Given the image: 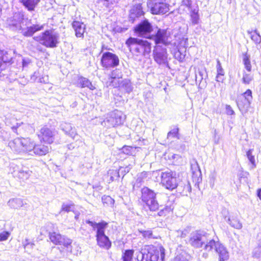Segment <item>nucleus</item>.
<instances>
[{
	"label": "nucleus",
	"mask_w": 261,
	"mask_h": 261,
	"mask_svg": "<svg viewBox=\"0 0 261 261\" xmlns=\"http://www.w3.org/2000/svg\"><path fill=\"white\" fill-rule=\"evenodd\" d=\"M208 234L201 230L192 232L190 237L189 243L195 248H201L204 245L206 251L214 250L218 254L219 261H225L229 258V253L226 248L219 241L213 239L208 240Z\"/></svg>",
	"instance_id": "obj_1"
},
{
	"label": "nucleus",
	"mask_w": 261,
	"mask_h": 261,
	"mask_svg": "<svg viewBox=\"0 0 261 261\" xmlns=\"http://www.w3.org/2000/svg\"><path fill=\"white\" fill-rule=\"evenodd\" d=\"M23 15L20 13H15L13 16L9 17L7 20V23L10 29L16 31H20L22 35L27 37L32 36L35 32L43 29V25L39 24H33L23 28Z\"/></svg>",
	"instance_id": "obj_2"
},
{
	"label": "nucleus",
	"mask_w": 261,
	"mask_h": 261,
	"mask_svg": "<svg viewBox=\"0 0 261 261\" xmlns=\"http://www.w3.org/2000/svg\"><path fill=\"white\" fill-rule=\"evenodd\" d=\"M165 249L162 246H147L137 254L138 261H158L160 257L162 261L165 258Z\"/></svg>",
	"instance_id": "obj_3"
},
{
	"label": "nucleus",
	"mask_w": 261,
	"mask_h": 261,
	"mask_svg": "<svg viewBox=\"0 0 261 261\" xmlns=\"http://www.w3.org/2000/svg\"><path fill=\"white\" fill-rule=\"evenodd\" d=\"M8 145L15 153H29L32 154V151L35 146V141L30 138H16L10 141Z\"/></svg>",
	"instance_id": "obj_4"
},
{
	"label": "nucleus",
	"mask_w": 261,
	"mask_h": 261,
	"mask_svg": "<svg viewBox=\"0 0 261 261\" xmlns=\"http://www.w3.org/2000/svg\"><path fill=\"white\" fill-rule=\"evenodd\" d=\"M130 51L136 56L145 55L150 52L151 46L147 40L130 37L126 41Z\"/></svg>",
	"instance_id": "obj_5"
},
{
	"label": "nucleus",
	"mask_w": 261,
	"mask_h": 261,
	"mask_svg": "<svg viewBox=\"0 0 261 261\" xmlns=\"http://www.w3.org/2000/svg\"><path fill=\"white\" fill-rule=\"evenodd\" d=\"M59 34L51 30H46L41 35L35 36L33 39L43 45L49 48H54L59 43Z\"/></svg>",
	"instance_id": "obj_6"
},
{
	"label": "nucleus",
	"mask_w": 261,
	"mask_h": 261,
	"mask_svg": "<svg viewBox=\"0 0 261 261\" xmlns=\"http://www.w3.org/2000/svg\"><path fill=\"white\" fill-rule=\"evenodd\" d=\"M142 200L150 211L158 210L159 203L156 200V194L150 189L144 187L142 189Z\"/></svg>",
	"instance_id": "obj_7"
},
{
	"label": "nucleus",
	"mask_w": 261,
	"mask_h": 261,
	"mask_svg": "<svg viewBox=\"0 0 261 261\" xmlns=\"http://www.w3.org/2000/svg\"><path fill=\"white\" fill-rule=\"evenodd\" d=\"M161 177V183L166 189L172 191L178 186V182L175 171L167 170L162 172Z\"/></svg>",
	"instance_id": "obj_8"
},
{
	"label": "nucleus",
	"mask_w": 261,
	"mask_h": 261,
	"mask_svg": "<svg viewBox=\"0 0 261 261\" xmlns=\"http://www.w3.org/2000/svg\"><path fill=\"white\" fill-rule=\"evenodd\" d=\"M125 118L123 113L119 110H115L107 114L103 123L108 127H115L122 124Z\"/></svg>",
	"instance_id": "obj_9"
},
{
	"label": "nucleus",
	"mask_w": 261,
	"mask_h": 261,
	"mask_svg": "<svg viewBox=\"0 0 261 261\" xmlns=\"http://www.w3.org/2000/svg\"><path fill=\"white\" fill-rule=\"evenodd\" d=\"M147 6L153 14H163L169 10V5L165 0H148Z\"/></svg>",
	"instance_id": "obj_10"
},
{
	"label": "nucleus",
	"mask_w": 261,
	"mask_h": 261,
	"mask_svg": "<svg viewBox=\"0 0 261 261\" xmlns=\"http://www.w3.org/2000/svg\"><path fill=\"white\" fill-rule=\"evenodd\" d=\"M153 59L159 65L168 64V54L167 49L162 45H155L153 50Z\"/></svg>",
	"instance_id": "obj_11"
},
{
	"label": "nucleus",
	"mask_w": 261,
	"mask_h": 261,
	"mask_svg": "<svg viewBox=\"0 0 261 261\" xmlns=\"http://www.w3.org/2000/svg\"><path fill=\"white\" fill-rule=\"evenodd\" d=\"M102 66L106 68H114L119 64V59L117 55L110 52L104 53L101 58Z\"/></svg>",
	"instance_id": "obj_12"
},
{
	"label": "nucleus",
	"mask_w": 261,
	"mask_h": 261,
	"mask_svg": "<svg viewBox=\"0 0 261 261\" xmlns=\"http://www.w3.org/2000/svg\"><path fill=\"white\" fill-rule=\"evenodd\" d=\"M153 28L151 23L145 19L139 23L134 29L135 32L139 36L148 38Z\"/></svg>",
	"instance_id": "obj_13"
},
{
	"label": "nucleus",
	"mask_w": 261,
	"mask_h": 261,
	"mask_svg": "<svg viewBox=\"0 0 261 261\" xmlns=\"http://www.w3.org/2000/svg\"><path fill=\"white\" fill-rule=\"evenodd\" d=\"M252 100V91L248 89L239 97L236 101L239 110L241 111L247 110L250 107Z\"/></svg>",
	"instance_id": "obj_14"
},
{
	"label": "nucleus",
	"mask_w": 261,
	"mask_h": 261,
	"mask_svg": "<svg viewBox=\"0 0 261 261\" xmlns=\"http://www.w3.org/2000/svg\"><path fill=\"white\" fill-rule=\"evenodd\" d=\"M10 170L14 176H16L23 180L28 179L32 173V171L29 170L28 168H20L13 163L11 164Z\"/></svg>",
	"instance_id": "obj_15"
},
{
	"label": "nucleus",
	"mask_w": 261,
	"mask_h": 261,
	"mask_svg": "<svg viewBox=\"0 0 261 261\" xmlns=\"http://www.w3.org/2000/svg\"><path fill=\"white\" fill-rule=\"evenodd\" d=\"M152 38L156 45L162 44V45L166 46L169 44L166 30L158 29L155 34L152 36Z\"/></svg>",
	"instance_id": "obj_16"
},
{
	"label": "nucleus",
	"mask_w": 261,
	"mask_h": 261,
	"mask_svg": "<svg viewBox=\"0 0 261 261\" xmlns=\"http://www.w3.org/2000/svg\"><path fill=\"white\" fill-rule=\"evenodd\" d=\"M38 136L41 141L42 140L48 144L53 143L55 139V132L46 126H44L41 128Z\"/></svg>",
	"instance_id": "obj_17"
},
{
	"label": "nucleus",
	"mask_w": 261,
	"mask_h": 261,
	"mask_svg": "<svg viewBox=\"0 0 261 261\" xmlns=\"http://www.w3.org/2000/svg\"><path fill=\"white\" fill-rule=\"evenodd\" d=\"M144 14L142 10V5L140 3H138L134 5L130 10L129 13V21L133 22L135 18L139 17Z\"/></svg>",
	"instance_id": "obj_18"
},
{
	"label": "nucleus",
	"mask_w": 261,
	"mask_h": 261,
	"mask_svg": "<svg viewBox=\"0 0 261 261\" xmlns=\"http://www.w3.org/2000/svg\"><path fill=\"white\" fill-rule=\"evenodd\" d=\"M5 123L7 126H9L14 132L17 134H18L17 133V128L23 124L22 122H18L15 115L12 114L7 115L5 119Z\"/></svg>",
	"instance_id": "obj_19"
},
{
	"label": "nucleus",
	"mask_w": 261,
	"mask_h": 261,
	"mask_svg": "<svg viewBox=\"0 0 261 261\" xmlns=\"http://www.w3.org/2000/svg\"><path fill=\"white\" fill-rule=\"evenodd\" d=\"M176 191L183 195H188L191 192V186L187 180H181L178 182V186L176 187Z\"/></svg>",
	"instance_id": "obj_20"
},
{
	"label": "nucleus",
	"mask_w": 261,
	"mask_h": 261,
	"mask_svg": "<svg viewBox=\"0 0 261 261\" xmlns=\"http://www.w3.org/2000/svg\"><path fill=\"white\" fill-rule=\"evenodd\" d=\"M60 128L66 135L73 139H74L75 137L77 135L75 128L72 127L70 123L63 122L61 123Z\"/></svg>",
	"instance_id": "obj_21"
},
{
	"label": "nucleus",
	"mask_w": 261,
	"mask_h": 261,
	"mask_svg": "<svg viewBox=\"0 0 261 261\" xmlns=\"http://www.w3.org/2000/svg\"><path fill=\"white\" fill-rule=\"evenodd\" d=\"M50 147L48 145H45L42 144H36L35 143V146L32 151V154H36L38 155H43L46 154L49 152Z\"/></svg>",
	"instance_id": "obj_22"
},
{
	"label": "nucleus",
	"mask_w": 261,
	"mask_h": 261,
	"mask_svg": "<svg viewBox=\"0 0 261 261\" xmlns=\"http://www.w3.org/2000/svg\"><path fill=\"white\" fill-rule=\"evenodd\" d=\"M76 84L77 87L80 88L87 87L91 90H93L95 89V87L88 79L83 76L79 77Z\"/></svg>",
	"instance_id": "obj_23"
},
{
	"label": "nucleus",
	"mask_w": 261,
	"mask_h": 261,
	"mask_svg": "<svg viewBox=\"0 0 261 261\" xmlns=\"http://www.w3.org/2000/svg\"><path fill=\"white\" fill-rule=\"evenodd\" d=\"M96 238L98 245L106 249H109L111 246V242L109 238L106 235H102Z\"/></svg>",
	"instance_id": "obj_24"
},
{
	"label": "nucleus",
	"mask_w": 261,
	"mask_h": 261,
	"mask_svg": "<svg viewBox=\"0 0 261 261\" xmlns=\"http://www.w3.org/2000/svg\"><path fill=\"white\" fill-rule=\"evenodd\" d=\"M72 27L75 31V35L77 37H83L85 29V25L83 23L77 21H74L72 24Z\"/></svg>",
	"instance_id": "obj_25"
},
{
	"label": "nucleus",
	"mask_w": 261,
	"mask_h": 261,
	"mask_svg": "<svg viewBox=\"0 0 261 261\" xmlns=\"http://www.w3.org/2000/svg\"><path fill=\"white\" fill-rule=\"evenodd\" d=\"M8 205L12 208H18L23 207L25 208L28 207V205L26 203H24L23 200L20 198H15L9 200L8 202Z\"/></svg>",
	"instance_id": "obj_26"
},
{
	"label": "nucleus",
	"mask_w": 261,
	"mask_h": 261,
	"mask_svg": "<svg viewBox=\"0 0 261 261\" xmlns=\"http://www.w3.org/2000/svg\"><path fill=\"white\" fill-rule=\"evenodd\" d=\"M20 2L29 11L35 10L40 0H20Z\"/></svg>",
	"instance_id": "obj_27"
},
{
	"label": "nucleus",
	"mask_w": 261,
	"mask_h": 261,
	"mask_svg": "<svg viewBox=\"0 0 261 261\" xmlns=\"http://www.w3.org/2000/svg\"><path fill=\"white\" fill-rule=\"evenodd\" d=\"M225 221L232 227L240 229L242 228V224L236 217L231 216V217H224Z\"/></svg>",
	"instance_id": "obj_28"
},
{
	"label": "nucleus",
	"mask_w": 261,
	"mask_h": 261,
	"mask_svg": "<svg viewBox=\"0 0 261 261\" xmlns=\"http://www.w3.org/2000/svg\"><path fill=\"white\" fill-rule=\"evenodd\" d=\"M217 76L216 77V80L218 82H223L224 80V74L225 72L223 68L222 67L220 61L217 59Z\"/></svg>",
	"instance_id": "obj_29"
},
{
	"label": "nucleus",
	"mask_w": 261,
	"mask_h": 261,
	"mask_svg": "<svg viewBox=\"0 0 261 261\" xmlns=\"http://www.w3.org/2000/svg\"><path fill=\"white\" fill-rule=\"evenodd\" d=\"M112 75H114L113 72H112ZM121 82L119 78L111 76L109 77L106 84L107 87L117 88L120 86Z\"/></svg>",
	"instance_id": "obj_30"
},
{
	"label": "nucleus",
	"mask_w": 261,
	"mask_h": 261,
	"mask_svg": "<svg viewBox=\"0 0 261 261\" xmlns=\"http://www.w3.org/2000/svg\"><path fill=\"white\" fill-rule=\"evenodd\" d=\"M108 223L104 221L97 223L95 226V229H96V237L105 234V229L108 226Z\"/></svg>",
	"instance_id": "obj_31"
},
{
	"label": "nucleus",
	"mask_w": 261,
	"mask_h": 261,
	"mask_svg": "<svg viewBox=\"0 0 261 261\" xmlns=\"http://www.w3.org/2000/svg\"><path fill=\"white\" fill-rule=\"evenodd\" d=\"M247 33L250 36L251 40L256 44H259L261 42V36L256 29L253 31L248 30Z\"/></svg>",
	"instance_id": "obj_32"
},
{
	"label": "nucleus",
	"mask_w": 261,
	"mask_h": 261,
	"mask_svg": "<svg viewBox=\"0 0 261 261\" xmlns=\"http://www.w3.org/2000/svg\"><path fill=\"white\" fill-rule=\"evenodd\" d=\"M62 236L56 232H49V237L51 242L56 245H59L62 242Z\"/></svg>",
	"instance_id": "obj_33"
},
{
	"label": "nucleus",
	"mask_w": 261,
	"mask_h": 261,
	"mask_svg": "<svg viewBox=\"0 0 261 261\" xmlns=\"http://www.w3.org/2000/svg\"><path fill=\"white\" fill-rule=\"evenodd\" d=\"M190 164L193 174L197 176L198 174L200 175L201 174L200 169L197 161L193 159L191 161Z\"/></svg>",
	"instance_id": "obj_34"
},
{
	"label": "nucleus",
	"mask_w": 261,
	"mask_h": 261,
	"mask_svg": "<svg viewBox=\"0 0 261 261\" xmlns=\"http://www.w3.org/2000/svg\"><path fill=\"white\" fill-rule=\"evenodd\" d=\"M61 241L62 242H61V244H60L59 245H63L65 247L67 248V250L68 251H69L71 252V243L72 242V241L71 239L65 236H63Z\"/></svg>",
	"instance_id": "obj_35"
},
{
	"label": "nucleus",
	"mask_w": 261,
	"mask_h": 261,
	"mask_svg": "<svg viewBox=\"0 0 261 261\" xmlns=\"http://www.w3.org/2000/svg\"><path fill=\"white\" fill-rule=\"evenodd\" d=\"M253 152V149H250L248 150L246 152V156L249 161V162L251 163L252 166H251V169H254L256 167V163H255V157L252 154Z\"/></svg>",
	"instance_id": "obj_36"
},
{
	"label": "nucleus",
	"mask_w": 261,
	"mask_h": 261,
	"mask_svg": "<svg viewBox=\"0 0 261 261\" xmlns=\"http://www.w3.org/2000/svg\"><path fill=\"white\" fill-rule=\"evenodd\" d=\"M191 231V227L190 226H187L186 228L182 229H179L176 230V236L178 237L185 238L188 234Z\"/></svg>",
	"instance_id": "obj_37"
},
{
	"label": "nucleus",
	"mask_w": 261,
	"mask_h": 261,
	"mask_svg": "<svg viewBox=\"0 0 261 261\" xmlns=\"http://www.w3.org/2000/svg\"><path fill=\"white\" fill-rule=\"evenodd\" d=\"M139 232L142 235L143 237L146 239H150L155 238L152 233V231L150 229L142 230L139 229Z\"/></svg>",
	"instance_id": "obj_38"
},
{
	"label": "nucleus",
	"mask_w": 261,
	"mask_h": 261,
	"mask_svg": "<svg viewBox=\"0 0 261 261\" xmlns=\"http://www.w3.org/2000/svg\"><path fill=\"white\" fill-rule=\"evenodd\" d=\"M134 251L132 249L126 250L122 256L123 261H132Z\"/></svg>",
	"instance_id": "obj_39"
},
{
	"label": "nucleus",
	"mask_w": 261,
	"mask_h": 261,
	"mask_svg": "<svg viewBox=\"0 0 261 261\" xmlns=\"http://www.w3.org/2000/svg\"><path fill=\"white\" fill-rule=\"evenodd\" d=\"M243 63L247 71L250 72L251 71L252 66L249 59V56L247 55V54L243 55Z\"/></svg>",
	"instance_id": "obj_40"
},
{
	"label": "nucleus",
	"mask_w": 261,
	"mask_h": 261,
	"mask_svg": "<svg viewBox=\"0 0 261 261\" xmlns=\"http://www.w3.org/2000/svg\"><path fill=\"white\" fill-rule=\"evenodd\" d=\"M122 86L127 93H130L133 90V87L130 82L128 80H125L121 82Z\"/></svg>",
	"instance_id": "obj_41"
},
{
	"label": "nucleus",
	"mask_w": 261,
	"mask_h": 261,
	"mask_svg": "<svg viewBox=\"0 0 261 261\" xmlns=\"http://www.w3.org/2000/svg\"><path fill=\"white\" fill-rule=\"evenodd\" d=\"M178 132L179 128L177 126L174 127L169 132H168L167 134V138L170 139L176 138L178 139Z\"/></svg>",
	"instance_id": "obj_42"
},
{
	"label": "nucleus",
	"mask_w": 261,
	"mask_h": 261,
	"mask_svg": "<svg viewBox=\"0 0 261 261\" xmlns=\"http://www.w3.org/2000/svg\"><path fill=\"white\" fill-rule=\"evenodd\" d=\"M252 256L254 258H259L261 257V242L256 247L252 252Z\"/></svg>",
	"instance_id": "obj_43"
},
{
	"label": "nucleus",
	"mask_w": 261,
	"mask_h": 261,
	"mask_svg": "<svg viewBox=\"0 0 261 261\" xmlns=\"http://www.w3.org/2000/svg\"><path fill=\"white\" fill-rule=\"evenodd\" d=\"M253 80V76L251 73H247L245 72L243 73L242 81L245 84H249Z\"/></svg>",
	"instance_id": "obj_44"
},
{
	"label": "nucleus",
	"mask_w": 261,
	"mask_h": 261,
	"mask_svg": "<svg viewBox=\"0 0 261 261\" xmlns=\"http://www.w3.org/2000/svg\"><path fill=\"white\" fill-rule=\"evenodd\" d=\"M203 70H198L195 72V81L196 83H199V85L202 83L203 79Z\"/></svg>",
	"instance_id": "obj_45"
},
{
	"label": "nucleus",
	"mask_w": 261,
	"mask_h": 261,
	"mask_svg": "<svg viewBox=\"0 0 261 261\" xmlns=\"http://www.w3.org/2000/svg\"><path fill=\"white\" fill-rule=\"evenodd\" d=\"M173 210V207L171 206H166L160 210L158 213V215L160 216H165Z\"/></svg>",
	"instance_id": "obj_46"
},
{
	"label": "nucleus",
	"mask_w": 261,
	"mask_h": 261,
	"mask_svg": "<svg viewBox=\"0 0 261 261\" xmlns=\"http://www.w3.org/2000/svg\"><path fill=\"white\" fill-rule=\"evenodd\" d=\"M0 53H3L2 57H1V60H2V62L3 64L10 62L12 58L11 57L8 56V53L6 51L2 50L0 51Z\"/></svg>",
	"instance_id": "obj_47"
},
{
	"label": "nucleus",
	"mask_w": 261,
	"mask_h": 261,
	"mask_svg": "<svg viewBox=\"0 0 261 261\" xmlns=\"http://www.w3.org/2000/svg\"><path fill=\"white\" fill-rule=\"evenodd\" d=\"M73 207V205L71 204H66L65 203H63L61 210L60 212H59L60 214H61L62 212H69L71 211L72 207Z\"/></svg>",
	"instance_id": "obj_48"
},
{
	"label": "nucleus",
	"mask_w": 261,
	"mask_h": 261,
	"mask_svg": "<svg viewBox=\"0 0 261 261\" xmlns=\"http://www.w3.org/2000/svg\"><path fill=\"white\" fill-rule=\"evenodd\" d=\"M10 235V232L7 231L0 233V242L7 240Z\"/></svg>",
	"instance_id": "obj_49"
},
{
	"label": "nucleus",
	"mask_w": 261,
	"mask_h": 261,
	"mask_svg": "<svg viewBox=\"0 0 261 261\" xmlns=\"http://www.w3.org/2000/svg\"><path fill=\"white\" fill-rule=\"evenodd\" d=\"M226 111L227 115H232L234 114V112L230 105H227L226 106Z\"/></svg>",
	"instance_id": "obj_50"
},
{
	"label": "nucleus",
	"mask_w": 261,
	"mask_h": 261,
	"mask_svg": "<svg viewBox=\"0 0 261 261\" xmlns=\"http://www.w3.org/2000/svg\"><path fill=\"white\" fill-rule=\"evenodd\" d=\"M182 4L183 5L186 6L188 8H191L192 5V0H182Z\"/></svg>",
	"instance_id": "obj_51"
},
{
	"label": "nucleus",
	"mask_w": 261,
	"mask_h": 261,
	"mask_svg": "<svg viewBox=\"0 0 261 261\" xmlns=\"http://www.w3.org/2000/svg\"><path fill=\"white\" fill-rule=\"evenodd\" d=\"M132 149V147L130 146H125L122 147V151L125 154H128L130 153V150Z\"/></svg>",
	"instance_id": "obj_52"
},
{
	"label": "nucleus",
	"mask_w": 261,
	"mask_h": 261,
	"mask_svg": "<svg viewBox=\"0 0 261 261\" xmlns=\"http://www.w3.org/2000/svg\"><path fill=\"white\" fill-rule=\"evenodd\" d=\"M173 261H188V259L182 255H177Z\"/></svg>",
	"instance_id": "obj_53"
},
{
	"label": "nucleus",
	"mask_w": 261,
	"mask_h": 261,
	"mask_svg": "<svg viewBox=\"0 0 261 261\" xmlns=\"http://www.w3.org/2000/svg\"><path fill=\"white\" fill-rule=\"evenodd\" d=\"M103 202H109L110 203L114 202V200L110 196H104L102 198Z\"/></svg>",
	"instance_id": "obj_54"
},
{
	"label": "nucleus",
	"mask_w": 261,
	"mask_h": 261,
	"mask_svg": "<svg viewBox=\"0 0 261 261\" xmlns=\"http://www.w3.org/2000/svg\"><path fill=\"white\" fill-rule=\"evenodd\" d=\"M86 223L89 225H90L91 226H92L93 228V229H95V226L98 223H96L95 222H93L90 220H86Z\"/></svg>",
	"instance_id": "obj_55"
},
{
	"label": "nucleus",
	"mask_w": 261,
	"mask_h": 261,
	"mask_svg": "<svg viewBox=\"0 0 261 261\" xmlns=\"http://www.w3.org/2000/svg\"><path fill=\"white\" fill-rule=\"evenodd\" d=\"M175 56L177 59L179 61H181L184 59V56H182L180 53H176Z\"/></svg>",
	"instance_id": "obj_56"
},
{
	"label": "nucleus",
	"mask_w": 261,
	"mask_h": 261,
	"mask_svg": "<svg viewBox=\"0 0 261 261\" xmlns=\"http://www.w3.org/2000/svg\"><path fill=\"white\" fill-rule=\"evenodd\" d=\"M38 74L39 73L38 72H35L33 75L31 76V79L33 81L36 80Z\"/></svg>",
	"instance_id": "obj_57"
},
{
	"label": "nucleus",
	"mask_w": 261,
	"mask_h": 261,
	"mask_svg": "<svg viewBox=\"0 0 261 261\" xmlns=\"http://www.w3.org/2000/svg\"><path fill=\"white\" fill-rule=\"evenodd\" d=\"M198 22V17L196 15H195L193 17V22L195 24L197 23Z\"/></svg>",
	"instance_id": "obj_58"
},
{
	"label": "nucleus",
	"mask_w": 261,
	"mask_h": 261,
	"mask_svg": "<svg viewBox=\"0 0 261 261\" xmlns=\"http://www.w3.org/2000/svg\"><path fill=\"white\" fill-rule=\"evenodd\" d=\"M33 245H34L33 244H30V243H29L28 240H26L25 243L24 244V248H26L30 245L32 246Z\"/></svg>",
	"instance_id": "obj_59"
},
{
	"label": "nucleus",
	"mask_w": 261,
	"mask_h": 261,
	"mask_svg": "<svg viewBox=\"0 0 261 261\" xmlns=\"http://www.w3.org/2000/svg\"><path fill=\"white\" fill-rule=\"evenodd\" d=\"M257 196L261 200V189H259L257 190Z\"/></svg>",
	"instance_id": "obj_60"
},
{
	"label": "nucleus",
	"mask_w": 261,
	"mask_h": 261,
	"mask_svg": "<svg viewBox=\"0 0 261 261\" xmlns=\"http://www.w3.org/2000/svg\"><path fill=\"white\" fill-rule=\"evenodd\" d=\"M122 169H123V168L120 167V169H119V171H121V172H122V171H122Z\"/></svg>",
	"instance_id": "obj_61"
},
{
	"label": "nucleus",
	"mask_w": 261,
	"mask_h": 261,
	"mask_svg": "<svg viewBox=\"0 0 261 261\" xmlns=\"http://www.w3.org/2000/svg\"><path fill=\"white\" fill-rule=\"evenodd\" d=\"M124 172H128V169H127V171L125 170V169L124 170Z\"/></svg>",
	"instance_id": "obj_62"
},
{
	"label": "nucleus",
	"mask_w": 261,
	"mask_h": 261,
	"mask_svg": "<svg viewBox=\"0 0 261 261\" xmlns=\"http://www.w3.org/2000/svg\"><path fill=\"white\" fill-rule=\"evenodd\" d=\"M111 179L112 180H113V177H111Z\"/></svg>",
	"instance_id": "obj_63"
},
{
	"label": "nucleus",
	"mask_w": 261,
	"mask_h": 261,
	"mask_svg": "<svg viewBox=\"0 0 261 261\" xmlns=\"http://www.w3.org/2000/svg\"><path fill=\"white\" fill-rule=\"evenodd\" d=\"M230 1H231V0H230Z\"/></svg>",
	"instance_id": "obj_64"
}]
</instances>
